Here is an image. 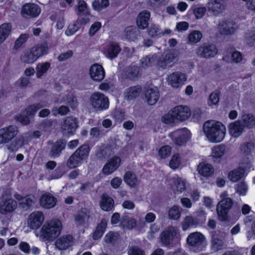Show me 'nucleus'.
Returning <instances> with one entry per match:
<instances>
[{
  "instance_id": "obj_64",
  "label": "nucleus",
  "mask_w": 255,
  "mask_h": 255,
  "mask_svg": "<svg viewBox=\"0 0 255 255\" xmlns=\"http://www.w3.org/2000/svg\"><path fill=\"white\" fill-rule=\"evenodd\" d=\"M102 24L100 22H96L93 24L89 30V35L93 36L101 28Z\"/></svg>"
},
{
  "instance_id": "obj_12",
  "label": "nucleus",
  "mask_w": 255,
  "mask_h": 255,
  "mask_svg": "<svg viewBox=\"0 0 255 255\" xmlns=\"http://www.w3.org/2000/svg\"><path fill=\"white\" fill-rule=\"evenodd\" d=\"M172 113L176 122H182L188 120L191 115L190 108L186 105H178L172 108Z\"/></svg>"
},
{
  "instance_id": "obj_22",
  "label": "nucleus",
  "mask_w": 255,
  "mask_h": 255,
  "mask_svg": "<svg viewBox=\"0 0 255 255\" xmlns=\"http://www.w3.org/2000/svg\"><path fill=\"white\" fill-rule=\"evenodd\" d=\"M121 159L119 156H115L110 159L103 168L104 174L108 175L115 171L120 166Z\"/></svg>"
},
{
  "instance_id": "obj_21",
  "label": "nucleus",
  "mask_w": 255,
  "mask_h": 255,
  "mask_svg": "<svg viewBox=\"0 0 255 255\" xmlns=\"http://www.w3.org/2000/svg\"><path fill=\"white\" fill-rule=\"evenodd\" d=\"M253 167V164L251 161L247 163V165H244V167H239L235 169L228 173L229 179L233 182H236L240 180L243 176L245 172V168L246 169H250Z\"/></svg>"
},
{
  "instance_id": "obj_45",
  "label": "nucleus",
  "mask_w": 255,
  "mask_h": 255,
  "mask_svg": "<svg viewBox=\"0 0 255 255\" xmlns=\"http://www.w3.org/2000/svg\"><path fill=\"white\" fill-rule=\"evenodd\" d=\"M50 67V64L48 62L37 64L36 67V77L38 78H41L47 72Z\"/></svg>"
},
{
  "instance_id": "obj_10",
  "label": "nucleus",
  "mask_w": 255,
  "mask_h": 255,
  "mask_svg": "<svg viewBox=\"0 0 255 255\" xmlns=\"http://www.w3.org/2000/svg\"><path fill=\"white\" fill-rule=\"evenodd\" d=\"M45 106H46V104L44 102L29 106L21 115L17 117V120L23 125L28 124L30 122L29 117L34 115L39 109Z\"/></svg>"
},
{
  "instance_id": "obj_5",
  "label": "nucleus",
  "mask_w": 255,
  "mask_h": 255,
  "mask_svg": "<svg viewBox=\"0 0 255 255\" xmlns=\"http://www.w3.org/2000/svg\"><path fill=\"white\" fill-rule=\"evenodd\" d=\"M165 80L167 84L174 89L180 88L186 82V74L181 72H174L167 75Z\"/></svg>"
},
{
  "instance_id": "obj_6",
  "label": "nucleus",
  "mask_w": 255,
  "mask_h": 255,
  "mask_svg": "<svg viewBox=\"0 0 255 255\" xmlns=\"http://www.w3.org/2000/svg\"><path fill=\"white\" fill-rule=\"evenodd\" d=\"M167 186L175 194H179L184 191L187 186L188 183L185 180L177 175H175L168 179Z\"/></svg>"
},
{
  "instance_id": "obj_32",
  "label": "nucleus",
  "mask_w": 255,
  "mask_h": 255,
  "mask_svg": "<svg viewBox=\"0 0 255 255\" xmlns=\"http://www.w3.org/2000/svg\"><path fill=\"white\" fill-rule=\"evenodd\" d=\"M37 59L46 55L48 53L49 47L48 44L43 43L37 44L31 48Z\"/></svg>"
},
{
  "instance_id": "obj_62",
  "label": "nucleus",
  "mask_w": 255,
  "mask_h": 255,
  "mask_svg": "<svg viewBox=\"0 0 255 255\" xmlns=\"http://www.w3.org/2000/svg\"><path fill=\"white\" fill-rule=\"evenodd\" d=\"M153 60L154 56H149L142 58L140 60V62L143 67H146L151 65Z\"/></svg>"
},
{
  "instance_id": "obj_38",
  "label": "nucleus",
  "mask_w": 255,
  "mask_h": 255,
  "mask_svg": "<svg viewBox=\"0 0 255 255\" xmlns=\"http://www.w3.org/2000/svg\"><path fill=\"white\" fill-rule=\"evenodd\" d=\"M199 173L203 176L208 177L212 174L214 172L213 166L208 163L202 162L198 167Z\"/></svg>"
},
{
  "instance_id": "obj_20",
  "label": "nucleus",
  "mask_w": 255,
  "mask_h": 255,
  "mask_svg": "<svg viewBox=\"0 0 255 255\" xmlns=\"http://www.w3.org/2000/svg\"><path fill=\"white\" fill-rule=\"evenodd\" d=\"M89 74L91 79L96 82L102 81L105 76L104 68L99 64H94L91 66Z\"/></svg>"
},
{
  "instance_id": "obj_50",
  "label": "nucleus",
  "mask_w": 255,
  "mask_h": 255,
  "mask_svg": "<svg viewBox=\"0 0 255 255\" xmlns=\"http://www.w3.org/2000/svg\"><path fill=\"white\" fill-rule=\"evenodd\" d=\"M202 37V33L198 30H194L188 36V40L190 43H197L199 42Z\"/></svg>"
},
{
  "instance_id": "obj_26",
  "label": "nucleus",
  "mask_w": 255,
  "mask_h": 255,
  "mask_svg": "<svg viewBox=\"0 0 255 255\" xmlns=\"http://www.w3.org/2000/svg\"><path fill=\"white\" fill-rule=\"evenodd\" d=\"M56 202V199L53 195L47 193L44 194L41 196L39 203L42 208L50 209L55 206Z\"/></svg>"
},
{
  "instance_id": "obj_19",
  "label": "nucleus",
  "mask_w": 255,
  "mask_h": 255,
  "mask_svg": "<svg viewBox=\"0 0 255 255\" xmlns=\"http://www.w3.org/2000/svg\"><path fill=\"white\" fill-rule=\"evenodd\" d=\"M14 197L18 202L19 206L24 210L30 209L36 202L35 197L32 195L23 197L19 194H15Z\"/></svg>"
},
{
  "instance_id": "obj_27",
  "label": "nucleus",
  "mask_w": 255,
  "mask_h": 255,
  "mask_svg": "<svg viewBox=\"0 0 255 255\" xmlns=\"http://www.w3.org/2000/svg\"><path fill=\"white\" fill-rule=\"evenodd\" d=\"M150 17L149 11L143 10L140 12L136 18V24L141 29H145L148 25V20Z\"/></svg>"
},
{
  "instance_id": "obj_31",
  "label": "nucleus",
  "mask_w": 255,
  "mask_h": 255,
  "mask_svg": "<svg viewBox=\"0 0 255 255\" xmlns=\"http://www.w3.org/2000/svg\"><path fill=\"white\" fill-rule=\"evenodd\" d=\"M75 221L79 225H88L90 222V213L82 211L75 217Z\"/></svg>"
},
{
  "instance_id": "obj_36",
  "label": "nucleus",
  "mask_w": 255,
  "mask_h": 255,
  "mask_svg": "<svg viewBox=\"0 0 255 255\" xmlns=\"http://www.w3.org/2000/svg\"><path fill=\"white\" fill-rule=\"evenodd\" d=\"M121 51V48L116 43H112L105 48L104 53L106 56L110 58H114L117 56Z\"/></svg>"
},
{
  "instance_id": "obj_30",
  "label": "nucleus",
  "mask_w": 255,
  "mask_h": 255,
  "mask_svg": "<svg viewBox=\"0 0 255 255\" xmlns=\"http://www.w3.org/2000/svg\"><path fill=\"white\" fill-rule=\"evenodd\" d=\"M100 206L101 208L104 211H111L114 208V201L111 197L104 194L101 197Z\"/></svg>"
},
{
  "instance_id": "obj_42",
  "label": "nucleus",
  "mask_w": 255,
  "mask_h": 255,
  "mask_svg": "<svg viewBox=\"0 0 255 255\" xmlns=\"http://www.w3.org/2000/svg\"><path fill=\"white\" fill-rule=\"evenodd\" d=\"M218 28L223 35H228L234 32V29L232 27V24L229 22L223 21L220 22L218 25Z\"/></svg>"
},
{
  "instance_id": "obj_51",
  "label": "nucleus",
  "mask_w": 255,
  "mask_h": 255,
  "mask_svg": "<svg viewBox=\"0 0 255 255\" xmlns=\"http://www.w3.org/2000/svg\"><path fill=\"white\" fill-rule=\"evenodd\" d=\"M219 95L220 93L217 91L212 93L208 100V105L210 107L217 105L219 101Z\"/></svg>"
},
{
  "instance_id": "obj_34",
  "label": "nucleus",
  "mask_w": 255,
  "mask_h": 255,
  "mask_svg": "<svg viewBox=\"0 0 255 255\" xmlns=\"http://www.w3.org/2000/svg\"><path fill=\"white\" fill-rule=\"evenodd\" d=\"M20 59L22 62L27 64H32L37 60L31 48L23 51Z\"/></svg>"
},
{
  "instance_id": "obj_47",
  "label": "nucleus",
  "mask_w": 255,
  "mask_h": 255,
  "mask_svg": "<svg viewBox=\"0 0 255 255\" xmlns=\"http://www.w3.org/2000/svg\"><path fill=\"white\" fill-rule=\"evenodd\" d=\"M182 208L178 206H173L168 211L169 218L171 220H177L181 216Z\"/></svg>"
},
{
  "instance_id": "obj_15",
  "label": "nucleus",
  "mask_w": 255,
  "mask_h": 255,
  "mask_svg": "<svg viewBox=\"0 0 255 255\" xmlns=\"http://www.w3.org/2000/svg\"><path fill=\"white\" fill-rule=\"evenodd\" d=\"M195 52L199 57L209 58L215 56L218 53V50L215 45L204 44L198 47Z\"/></svg>"
},
{
  "instance_id": "obj_14",
  "label": "nucleus",
  "mask_w": 255,
  "mask_h": 255,
  "mask_svg": "<svg viewBox=\"0 0 255 255\" xmlns=\"http://www.w3.org/2000/svg\"><path fill=\"white\" fill-rule=\"evenodd\" d=\"M18 128L15 126H10L0 129V144L8 143L18 133Z\"/></svg>"
},
{
  "instance_id": "obj_8",
  "label": "nucleus",
  "mask_w": 255,
  "mask_h": 255,
  "mask_svg": "<svg viewBox=\"0 0 255 255\" xmlns=\"http://www.w3.org/2000/svg\"><path fill=\"white\" fill-rule=\"evenodd\" d=\"M179 233L174 227H169L160 235L161 243L164 245H168L179 240Z\"/></svg>"
},
{
  "instance_id": "obj_40",
  "label": "nucleus",
  "mask_w": 255,
  "mask_h": 255,
  "mask_svg": "<svg viewBox=\"0 0 255 255\" xmlns=\"http://www.w3.org/2000/svg\"><path fill=\"white\" fill-rule=\"evenodd\" d=\"M141 92V88L138 86H133L127 89L125 93V98L128 100H131L138 96Z\"/></svg>"
},
{
  "instance_id": "obj_46",
  "label": "nucleus",
  "mask_w": 255,
  "mask_h": 255,
  "mask_svg": "<svg viewBox=\"0 0 255 255\" xmlns=\"http://www.w3.org/2000/svg\"><path fill=\"white\" fill-rule=\"evenodd\" d=\"M243 126L248 128H252L255 126V118L251 114L244 115L241 119Z\"/></svg>"
},
{
  "instance_id": "obj_60",
  "label": "nucleus",
  "mask_w": 255,
  "mask_h": 255,
  "mask_svg": "<svg viewBox=\"0 0 255 255\" xmlns=\"http://www.w3.org/2000/svg\"><path fill=\"white\" fill-rule=\"evenodd\" d=\"M206 11V8L205 7H198L193 9V12L197 19L202 18Z\"/></svg>"
},
{
  "instance_id": "obj_2",
  "label": "nucleus",
  "mask_w": 255,
  "mask_h": 255,
  "mask_svg": "<svg viewBox=\"0 0 255 255\" xmlns=\"http://www.w3.org/2000/svg\"><path fill=\"white\" fill-rule=\"evenodd\" d=\"M62 229L61 222L53 219L47 221L39 231L35 232V235L41 241H52L60 235Z\"/></svg>"
},
{
  "instance_id": "obj_9",
  "label": "nucleus",
  "mask_w": 255,
  "mask_h": 255,
  "mask_svg": "<svg viewBox=\"0 0 255 255\" xmlns=\"http://www.w3.org/2000/svg\"><path fill=\"white\" fill-rule=\"evenodd\" d=\"M174 143L178 145H183L189 140L192 136L190 130L186 128L177 130L170 134Z\"/></svg>"
},
{
  "instance_id": "obj_3",
  "label": "nucleus",
  "mask_w": 255,
  "mask_h": 255,
  "mask_svg": "<svg viewBox=\"0 0 255 255\" xmlns=\"http://www.w3.org/2000/svg\"><path fill=\"white\" fill-rule=\"evenodd\" d=\"M90 149L87 144L80 146L69 158L67 166L71 168H75L80 166L87 159Z\"/></svg>"
},
{
  "instance_id": "obj_16",
  "label": "nucleus",
  "mask_w": 255,
  "mask_h": 255,
  "mask_svg": "<svg viewBox=\"0 0 255 255\" xmlns=\"http://www.w3.org/2000/svg\"><path fill=\"white\" fill-rule=\"evenodd\" d=\"M78 127L77 120L73 117H67L61 126V130L65 135L73 134Z\"/></svg>"
},
{
  "instance_id": "obj_39",
  "label": "nucleus",
  "mask_w": 255,
  "mask_h": 255,
  "mask_svg": "<svg viewBox=\"0 0 255 255\" xmlns=\"http://www.w3.org/2000/svg\"><path fill=\"white\" fill-rule=\"evenodd\" d=\"M120 240V236L118 232H109L104 237V241L106 243L113 245L119 243Z\"/></svg>"
},
{
  "instance_id": "obj_58",
  "label": "nucleus",
  "mask_w": 255,
  "mask_h": 255,
  "mask_svg": "<svg viewBox=\"0 0 255 255\" xmlns=\"http://www.w3.org/2000/svg\"><path fill=\"white\" fill-rule=\"evenodd\" d=\"M121 225L124 228H127L129 229L135 227L136 222L134 219L129 220L125 218L122 221Z\"/></svg>"
},
{
  "instance_id": "obj_37",
  "label": "nucleus",
  "mask_w": 255,
  "mask_h": 255,
  "mask_svg": "<svg viewBox=\"0 0 255 255\" xmlns=\"http://www.w3.org/2000/svg\"><path fill=\"white\" fill-rule=\"evenodd\" d=\"M124 180L125 183L130 187H134L139 183L136 175L131 171H128L125 173Z\"/></svg>"
},
{
  "instance_id": "obj_4",
  "label": "nucleus",
  "mask_w": 255,
  "mask_h": 255,
  "mask_svg": "<svg viewBox=\"0 0 255 255\" xmlns=\"http://www.w3.org/2000/svg\"><path fill=\"white\" fill-rule=\"evenodd\" d=\"M89 104L96 111L107 110L109 106L108 98L99 92H95L91 95L89 99Z\"/></svg>"
},
{
  "instance_id": "obj_23",
  "label": "nucleus",
  "mask_w": 255,
  "mask_h": 255,
  "mask_svg": "<svg viewBox=\"0 0 255 255\" xmlns=\"http://www.w3.org/2000/svg\"><path fill=\"white\" fill-rule=\"evenodd\" d=\"M73 238L70 235H64L58 238L54 243L55 248L60 251L67 250L73 245Z\"/></svg>"
},
{
  "instance_id": "obj_57",
  "label": "nucleus",
  "mask_w": 255,
  "mask_h": 255,
  "mask_svg": "<svg viewBox=\"0 0 255 255\" xmlns=\"http://www.w3.org/2000/svg\"><path fill=\"white\" fill-rule=\"evenodd\" d=\"M28 38V35L26 34H22L16 39L15 42L14 48H19L23 43H24Z\"/></svg>"
},
{
  "instance_id": "obj_54",
  "label": "nucleus",
  "mask_w": 255,
  "mask_h": 255,
  "mask_svg": "<svg viewBox=\"0 0 255 255\" xmlns=\"http://www.w3.org/2000/svg\"><path fill=\"white\" fill-rule=\"evenodd\" d=\"M161 121L167 124L177 123L176 120L173 116V114L172 113V110H170L169 113L165 114L161 118Z\"/></svg>"
},
{
  "instance_id": "obj_33",
  "label": "nucleus",
  "mask_w": 255,
  "mask_h": 255,
  "mask_svg": "<svg viewBox=\"0 0 255 255\" xmlns=\"http://www.w3.org/2000/svg\"><path fill=\"white\" fill-rule=\"evenodd\" d=\"M225 238L224 233H215L212 236V246L214 250H220L223 246V241Z\"/></svg>"
},
{
  "instance_id": "obj_25",
  "label": "nucleus",
  "mask_w": 255,
  "mask_h": 255,
  "mask_svg": "<svg viewBox=\"0 0 255 255\" xmlns=\"http://www.w3.org/2000/svg\"><path fill=\"white\" fill-rule=\"evenodd\" d=\"M209 10L215 13L223 11L226 7V0H209L207 3Z\"/></svg>"
},
{
  "instance_id": "obj_48",
  "label": "nucleus",
  "mask_w": 255,
  "mask_h": 255,
  "mask_svg": "<svg viewBox=\"0 0 255 255\" xmlns=\"http://www.w3.org/2000/svg\"><path fill=\"white\" fill-rule=\"evenodd\" d=\"M196 225V222L194 218L191 216H187L184 219L182 223V228L183 230L186 231Z\"/></svg>"
},
{
  "instance_id": "obj_56",
  "label": "nucleus",
  "mask_w": 255,
  "mask_h": 255,
  "mask_svg": "<svg viewBox=\"0 0 255 255\" xmlns=\"http://www.w3.org/2000/svg\"><path fill=\"white\" fill-rule=\"evenodd\" d=\"M255 148L254 144L252 142H247L242 144L240 147V150L242 152L244 153H250Z\"/></svg>"
},
{
  "instance_id": "obj_44",
  "label": "nucleus",
  "mask_w": 255,
  "mask_h": 255,
  "mask_svg": "<svg viewBox=\"0 0 255 255\" xmlns=\"http://www.w3.org/2000/svg\"><path fill=\"white\" fill-rule=\"evenodd\" d=\"M11 25L9 23H3L0 26V43L3 42L9 35Z\"/></svg>"
},
{
  "instance_id": "obj_49",
  "label": "nucleus",
  "mask_w": 255,
  "mask_h": 255,
  "mask_svg": "<svg viewBox=\"0 0 255 255\" xmlns=\"http://www.w3.org/2000/svg\"><path fill=\"white\" fill-rule=\"evenodd\" d=\"M172 149L169 145L161 146L158 151V155L161 159H166L169 157L171 153Z\"/></svg>"
},
{
  "instance_id": "obj_17",
  "label": "nucleus",
  "mask_w": 255,
  "mask_h": 255,
  "mask_svg": "<svg viewBox=\"0 0 255 255\" xmlns=\"http://www.w3.org/2000/svg\"><path fill=\"white\" fill-rule=\"evenodd\" d=\"M17 207L16 201L11 198H3L0 202V213L5 215L13 212Z\"/></svg>"
},
{
  "instance_id": "obj_55",
  "label": "nucleus",
  "mask_w": 255,
  "mask_h": 255,
  "mask_svg": "<svg viewBox=\"0 0 255 255\" xmlns=\"http://www.w3.org/2000/svg\"><path fill=\"white\" fill-rule=\"evenodd\" d=\"M236 191L241 195L244 196L246 194L248 187L247 184L242 182L236 185Z\"/></svg>"
},
{
  "instance_id": "obj_11",
  "label": "nucleus",
  "mask_w": 255,
  "mask_h": 255,
  "mask_svg": "<svg viewBox=\"0 0 255 255\" xmlns=\"http://www.w3.org/2000/svg\"><path fill=\"white\" fill-rule=\"evenodd\" d=\"M178 56L173 51L164 52L158 61V66L162 69L171 67L178 61Z\"/></svg>"
},
{
  "instance_id": "obj_18",
  "label": "nucleus",
  "mask_w": 255,
  "mask_h": 255,
  "mask_svg": "<svg viewBox=\"0 0 255 255\" xmlns=\"http://www.w3.org/2000/svg\"><path fill=\"white\" fill-rule=\"evenodd\" d=\"M21 14L24 17H35L41 12V8L35 3H26L22 7Z\"/></svg>"
},
{
  "instance_id": "obj_35",
  "label": "nucleus",
  "mask_w": 255,
  "mask_h": 255,
  "mask_svg": "<svg viewBox=\"0 0 255 255\" xmlns=\"http://www.w3.org/2000/svg\"><path fill=\"white\" fill-rule=\"evenodd\" d=\"M107 226V221L103 219L98 224L95 231L93 234V238L94 240H98L100 239L106 231Z\"/></svg>"
},
{
  "instance_id": "obj_24",
  "label": "nucleus",
  "mask_w": 255,
  "mask_h": 255,
  "mask_svg": "<svg viewBox=\"0 0 255 255\" xmlns=\"http://www.w3.org/2000/svg\"><path fill=\"white\" fill-rule=\"evenodd\" d=\"M159 96V90L156 87H149L145 92L146 101L148 105L151 106L156 104Z\"/></svg>"
},
{
  "instance_id": "obj_29",
  "label": "nucleus",
  "mask_w": 255,
  "mask_h": 255,
  "mask_svg": "<svg viewBox=\"0 0 255 255\" xmlns=\"http://www.w3.org/2000/svg\"><path fill=\"white\" fill-rule=\"evenodd\" d=\"M228 130L232 137H238L242 134L244 131L243 126H241L240 121H235L229 125Z\"/></svg>"
},
{
  "instance_id": "obj_13",
  "label": "nucleus",
  "mask_w": 255,
  "mask_h": 255,
  "mask_svg": "<svg viewBox=\"0 0 255 255\" xmlns=\"http://www.w3.org/2000/svg\"><path fill=\"white\" fill-rule=\"evenodd\" d=\"M233 205L232 200L227 198L220 201L216 207L219 219L221 221H226L228 218V212Z\"/></svg>"
},
{
  "instance_id": "obj_53",
  "label": "nucleus",
  "mask_w": 255,
  "mask_h": 255,
  "mask_svg": "<svg viewBox=\"0 0 255 255\" xmlns=\"http://www.w3.org/2000/svg\"><path fill=\"white\" fill-rule=\"evenodd\" d=\"M79 21L77 23H73L70 24L65 30V34L68 36H70L74 35L79 29L78 25Z\"/></svg>"
},
{
  "instance_id": "obj_59",
  "label": "nucleus",
  "mask_w": 255,
  "mask_h": 255,
  "mask_svg": "<svg viewBox=\"0 0 255 255\" xmlns=\"http://www.w3.org/2000/svg\"><path fill=\"white\" fill-rule=\"evenodd\" d=\"M223 59L227 62L233 61L236 63H238L242 60V56L240 52L238 51H235L232 54V58L231 60L228 59L226 56L223 57Z\"/></svg>"
},
{
  "instance_id": "obj_28",
  "label": "nucleus",
  "mask_w": 255,
  "mask_h": 255,
  "mask_svg": "<svg viewBox=\"0 0 255 255\" xmlns=\"http://www.w3.org/2000/svg\"><path fill=\"white\" fill-rule=\"evenodd\" d=\"M205 240L204 236L199 232H194L189 235L187 238V243L193 247L200 246Z\"/></svg>"
},
{
  "instance_id": "obj_52",
  "label": "nucleus",
  "mask_w": 255,
  "mask_h": 255,
  "mask_svg": "<svg viewBox=\"0 0 255 255\" xmlns=\"http://www.w3.org/2000/svg\"><path fill=\"white\" fill-rule=\"evenodd\" d=\"M180 162L181 160L179 154L177 153L174 154L172 155L170 160L169 165L171 168L176 169L179 167Z\"/></svg>"
},
{
  "instance_id": "obj_7",
  "label": "nucleus",
  "mask_w": 255,
  "mask_h": 255,
  "mask_svg": "<svg viewBox=\"0 0 255 255\" xmlns=\"http://www.w3.org/2000/svg\"><path fill=\"white\" fill-rule=\"evenodd\" d=\"M45 220L43 213L40 211H35L30 213L26 219L27 227L30 229L37 230L42 225Z\"/></svg>"
},
{
  "instance_id": "obj_43",
  "label": "nucleus",
  "mask_w": 255,
  "mask_h": 255,
  "mask_svg": "<svg viewBox=\"0 0 255 255\" xmlns=\"http://www.w3.org/2000/svg\"><path fill=\"white\" fill-rule=\"evenodd\" d=\"M226 147L223 144L216 145L212 148L211 156L215 160L220 159L225 154Z\"/></svg>"
},
{
  "instance_id": "obj_41",
  "label": "nucleus",
  "mask_w": 255,
  "mask_h": 255,
  "mask_svg": "<svg viewBox=\"0 0 255 255\" xmlns=\"http://www.w3.org/2000/svg\"><path fill=\"white\" fill-rule=\"evenodd\" d=\"M65 142L62 140H60L57 141L53 145L50 154L53 157H57L59 155L62 150L65 148Z\"/></svg>"
},
{
  "instance_id": "obj_61",
  "label": "nucleus",
  "mask_w": 255,
  "mask_h": 255,
  "mask_svg": "<svg viewBox=\"0 0 255 255\" xmlns=\"http://www.w3.org/2000/svg\"><path fill=\"white\" fill-rule=\"evenodd\" d=\"M69 112V110L68 108L65 106H61L58 109L54 108L52 110L53 114L55 116L57 114L65 115L68 113Z\"/></svg>"
},
{
  "instance_id": "obj_1",
  "label": "nucleus",
  "mask_w": 255,
  "mask_h": 255,
  "mask_svg": "<svg viewBox=\"0 0 255 255\" xmlns=\"http://www.w3.org/2000/svg\"><path fill=\"white\" fill-rule=\"evenodd\" d=\"M203 132L207 140L211 143H219L223 141L226 136V126L221 122L209 120L203 125Z\"/></svg>"
},
{
  "instance_id": "obj_63",
  "label": "nucleus",
  "mask_w": 255,
  "mask_h": 255,
  "mask_svg": "<svg viewBox=\"0 0 255 255\" xmlns=\"http://www.w3.org/2000/svg\"><path fill=\"white\" fill-rule=\"evenodd\" d=\"M61 102L68 104L71 108L73 109L76 108L78 105L77 100L71 96L69 97V98L67 97L66 99H63Z\"/></svg>"
}]
</instances>
